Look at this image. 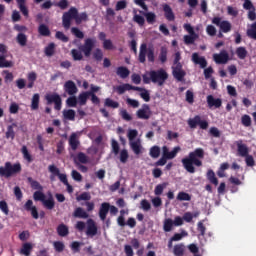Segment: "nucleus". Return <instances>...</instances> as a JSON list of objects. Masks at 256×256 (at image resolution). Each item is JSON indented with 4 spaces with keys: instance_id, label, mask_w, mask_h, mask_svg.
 <instances>
[{
    "instance_id": "nucleus-44",
    "label": "nucleus",
    "mask_w": 256,
    "mask_h": 256,
    "mask_svg": "<svg viewBox=\"0 0 256 256\" xmlns=\"http://www.w3.org/2000/svg\"><path fill=\"white\" fill-rule=\"evenodd\" d=\"M167 47L162 46L160 49V54H159V61L160 63H167Z\"/></svg>"
},
{
    "instance_id": "nucleus-23",
    "label": "nucleus",
    "mask_w": 256,
    "mask_h": 256,
    "mask_svg": "<svg viewBox=\"0 0 256 256\" xmlns=\"http://www.w3.org/2000/svg\"><path fill=\"white\" fill-rule=\"evenodd\" d=\"M69 146L72 149V151H77L79 149V145H81V142L79 141V138L77 137V133H72L68 140Z\"/></svg>"
},
{
    "instance_id": "nucleus-5",
    "label": "nucleus",
    "mask_w": 256,
    "mask_h": 256,
    "mask_svg": "<svg viewBox=\"0 0 256 256\" xmlns=\"http://www.w3.org/2000/svg\"><path fill=\"white\" fill-rule=\"evenodd\" d=\"M45 193L43 190H38L34 192L33 199L34 201H41L44 207H46L49 211L55 209V199L53 198V194H49L48 199H45Z\"/></svg>"
},
{
    "instance_id": "nucleus-42",
    "label": "nucleus",
    "mask_w": 256,
    "mask_h": 256,
    "mask_svg": "<svg viewBox=\"0 0 256 256\" xmlns=\"http://www.w3.org/2000/svg\"><path fill=\"white\" fill-rule=\"evenodd\" d=\"M173 220L171 218H167L164 220V224H163V229L165 231V233H169L172 231L173 229Z\"/></svg>"
},
{
    "instance_id": "nucleus-14",
    "label": "nucleus",
    "mask_w": 256,
    "mask_h": 256,
    "mask_svg": "<svg viewBox=\"0 0 256 256\" xmlns=\"http://www.w3.org/2000/svg\"><path fill=\"white\" fill-rule=\"evenodd\" d=\"M114 89L116 93H118V95H123L125 91H142L141 87L133 86L131 84L119 85V86H116Z\"/></svg>"
},
{
    "instance_id": "nucleus-64",
    "label": "nucleus",
    "mask_w": 256,
    "mask_h": 256,
    "mask_svg": "<svg viewBox=\"0 0 256 256\" xmlns=\"http://www.w3.org/2000/svg\"><path fill=\"white\" fill-rule=\"evenodd\" d=\"M129 159V152L127 151V149H123L120 151V161L122 163H127Z\"/></svg>"
},
{
    "instance_id": "nucleus-39",
    "label": "nucleus",
    "mask_w": 256,
    "mask_h": 256,
    "mask_svg": "<svg viewBox=\"0 0 256 256\" xmlns=\"http://www.w3.org/2000/svg\"><path fill=\"white\" fill-rule=\"evenodd\" d=\"M149 155L152 159H158L161 155V148L159 146H152L150 148Z\"/></svg>"
},
{
    "instance_id": "nucleus-46",
    "label": "nucleus",
    "mask_w": 256,
    "mask_h": 256,
    "mask_svg": "<svg viewBox=\"0 0 256 256\" xmlns=\"http://www.w3.org/2000/svg\"><path fill=\"white\" fill-rule=\"evenodd\" d=\"M104 105L105 107H110L111 109H119V102L114 101L111 98H106Z\"/></svg>"
},
{
    "instance_id": "nucleus-51",
    "label": "nucleus",
    "mask_w": 256,
    "mask_h": 256,
    "mask_svg": "<svg viewBox=\"0 0 256 256\" xmlns=\"http://www.w3.org/2000/svg\"><path fill=\"white\" fill-rule=\"evenodd\" d=\"M71 33L72 35H74V37H76L77 39H84L85 38V33H83V31H81L79 28L77 27H72L71 28Z\"/></svg>"
},
{
    "instance_id": "nucleus-11",
    "label": "nucleus",
    "mask_w": 256,
    "mask_h": 256,
    "mask_svg": "<svg viewBox=\"0 0 256 256\" xmlns=\"http://www.w3.org/2000/svg\"><path fill=\"white\" fill-rule=\"evenodd\" d=\"M46 101H47V105H51L52 103H54L55 110L61 111L62 100H61V96H59V94H57V93L47 94Z\"/></svg>"
},
{
    "instance_id": "nucleus-13",
    "label": "nucleus",
    "mask_w": 256,
    "mask_h": 256,
    "mask_svg": "<svg viewBox=\"0 0 256 256\" xmlns=\"http://www.w3.org/2000/svg\"><path fill=\"white\" fill-rule=\"evenodd\" d=\"M243 9L248 11V19L250 21L256 20V8L255 5H253V2H251V0H244Z\"/></svg>"
},
{
    "instance_id": "nucleus-54",
    "label": "nucleus",
    "mask_w": 256,
    "mask_h": 256,
    "mask_svg": "<svg viewBox=\"0 0 256 256\" xmlns=\"http://www.w3.org/2000/svg\"><path fill=\"white\" fill-rule=\"evenodd\" d=\"M238 59H245L247 57V49L245 47H238L236 49Z\"/></svg>"
},
{
    "instance_id": "nucleus-18",
    "label": "nucleus",
    "mask_w": 256,
    "mask_h": 256,
    "mask_svg": "<svg viewBox=\"0 0 256 256\" xmlns=\"http://www.w3.org/2000/svg\"><path fill=\"white\" fill-rule=\"evenodd\" d=\"M25 211H30L33 219H39V212L37 211V206H33V200H27L24 204Z\"/></svg>"
},
{
    "instance_id": "nucleus-58",
    "label": "nucleus",
    "mask_w": 256,
    "mask_h": 256,
    "mask_svg": "<svg viewBox=\"0 0 256 256\" xmlns=\"http://www.w3.org/2000/svg\"><path fill=\"white\" fill-rule=\"evenodd\" d=\"M4 76V82L5 83H12L13 79H15V76L13 75V72H10L9 70L3 71Z\"/></svg>"
},
{
    "instance_id": "nucleus-25",
    "label": "nucleus",
    "mask_w": 256,
    "mask_h": 256,
    "mask_svg": "<svg viewBox=\"0 0 256 256\" xmlns=\"http://www.w3.org/2000/svg\"><path fill=\"white\" fill-rule=\"evenodd\" d=\"M111 207V204L107 203V202H103L100 206L99 209V217L101 219V221H105V219H107V215L109 213V209Z\"/></svg>"
},
{
    "instance_id": "nucleus-16",
    "label": "nucleus",
    "mask_w": 256,
    "mask_h": 256,
    "mask_svg": "<svg viewBox=\"0 0 256 256\" xmlns=\"http://www.w3.org/2000/svg\"><path fill=\"white\" fill-rule=\"evenodd\" d=\"M213 59L218 65H225V63L229 61V53H227L225 50H222L219 54H214Z\"/></svg>"
},
{
    "instance_id": "nucleus-45",
    "label": "nucleus",
    "mask_w": 256,
    "mask_h": 256,
    "mask_svg": "<svg viewBox=\"0 0 256 256\" xmlns=\"http://www.w3.org/2000/svg\"><path fill=\"white\" fill-rule=\"evenodd\" d=\"M7 67H13V62L7 61L5 55H0V69H5Z\"/></svg>"
},
{
    "instance_id": "nucleus-49",
    "label": "nucleus",
    "mask_w": 256,
    "mask_h": 256,
    "mask_svg": "<svg viewBox=\"0 0 256 256\" xmlns=\"http://www.w3.org/2000/svg\"><path fill=\"white\" fill-rule=\"evenodd\" d=\"M144 17H146V21L149 23V25H153L157 19V15H155L153 12L144 13Z\"/></svg>"
},
{
    "instance_id": "nucleus-26",
    "label": "nucleus",
    "mask_w": 256,
    "mask_h": 256,
    "mask_svg": "<svg viewBox=\"0 0 256 256\" xmlns=\"http://www.w3.org/2000/svg\"><path fill=\"white\" fill-rule=\"evenodd\" d=\"M237 145V151L240 157H247L249 155V148L247 147L246 144H243L242 140H239L236 142Z\"/></svg>"
},
{
    "instance_id": "nucleus-19",
    "label": "nucleus",
    "mask_w": 256,
    "mask_h": 256,
    "mask_svg": "<svg viewBox=\"0 0 256 256\" xmlns=\"http://www.w3.org/2000/svg\"><path fill=\"white\" fill-rule=\"evenodd\" d=\"M5 3H11L13 0H4ZM18 9H20V12L24 17H29V9L27 8V0H16Z\"/></svg>"
},
{
    "instance_id": "nucleus-30",
    "label": "nucleus",
    "mask_w": 256,
    "mask_h": 256,
    "mask_svg": "<svg viewBox=\"0 0 256 256\" xmlns=\"http://www.w3.org/2000/svg\"><path fill=\"white\" fill-rule=\"evenodd\" d=\"M38 33L41 37H51V30L46 24H40L38 26Z\"/></svg>"
},
{
    "instance_id": "nucleus-8",
    "label": "nucleus",
    "mask_w": 256,
    "mask_h": 256,
    "mask_svg": "<svg viewBox=\"0 0 256 256\" xmlns=\"http://www.w3.org/2000/svg\"><path fill=\"white\" fill-rule=\"evenodd\" d=\"M97 40L95 38H87L84 40V44L79 47V50L84 53L85 57H91V51L95 49Z\"/></svg>"
},
{
    "instance_id": "nucleus-35",
    "label": "nucleus",
    "mask_w": 256,
    "mask_h": 256,
    "mask_svg": "<svg viewBox=\"0 0 256 256\" xmlns=\"http://www.w3.org/2000/svg\"><path fill=\"white\" fill-rule=\"evenodd\" d=\"M55 43L51 42L49 43L45 49H44V53L46 55V57H53L55 55Z\"/></svg>"
},
{
    "instance_id": "nucleus-56",
    "label": "nucleus",
    "mask_w": 256,
    "mask_h": 256,
    "mask_svg": "<svg viewBox=\"0 0 256 256\" xmlns=\"http://www.w3.org/2000/svg\"><path fill=\"white\" fill-rule=\"evenodd\" d=\"M89 19V16L87 15V13L83 12L81 14H77L76 16V25H81V23H83V21H87Z\"/></svg>"
},
{
    "instance_id": "nucleus-55",
    "label": "nucleus",
    "mask_w": 256,
    "mask_h": 256,
    "mask_svg": "<svg viewBox=\"0 0 256 256\" xmlns=\"http://www.w3.org/2000/svg\"><path fill=\"white\" fill-rule=\"evenodd\" d=\"M177 201H191V195H189V193L187 192H179L177 197H176Z\"/></svg>"
},
{
    "instance_id": "nucleus-60",
    "label": "nucleus",
    "mask_w": 256,
    "mask_h": 256,
    "mask_svg": "<svg viewBox=\"0 0 256 256\" xmlns=\"http://www.w3.org/2000/svg\"><path fill=\"white\" fill-rule=\"evenodd\" d=\"M55 37L58 39V41H62V43H69V38L62 31H57Z\"/></svg>"
},
{
    "instance_id": "nucleus-4",
    "label": "nucleus",
    "mask_w": 256,
    "mask_h": 256,
    "mask_svg": "<svg viewBox=\"0 0 256 256\" xmlns=\"http://www.w3.org/2000/svg\"><path fill=\"white\" fill-rule=\"evenodd\" d=\"M148 75L151 77V82L156 83L159 87H163V85H165V81L169 79V74L163 68L152 70Z\"/></svg>"
},
{
    "instance_id": "nucleus-31",
    "label": "nucleus",
    "mask_w": 256,
    "mask_h": 256,
    "mask_svg": "<svg viewBox=\"0 0 256 256\" xmlns=\"http://www.w3.org/2000/svg\"><path fill=\"white\" fill-rule=\"evenodd\" d=\"M27 182L29 183L31 189H34L35 191H43V186L39 181L34 180L32 177L27 178Z\"/></svg>"
},
{
    "instance_id": "nucleus-50",
    "label": "nucleus",
    "mask_w": 256,
    "mask_h": 256,
    "mask_svg": "<svg viewBox=\"0 0 256 256\" xmlns=\"http://www.w3.org/2000/svg\"><path fill=\"white\" fill-rule=\"evenodd\" d=\"M71 56L73 58V61H82L83 60V53L77 49L71 50Z\"/></svg>"
},
{
    "instance_id": "nucleus-28",
    "label": "nucleus",
    "mask_w": 256,
    "mask_h": 256,
    "mask_svg": "<svg viewBox=\"0 0 256 256\" xmlns=\"http://www.w3.org/2000/svg\"><path fill=\"white\" fill-rule=\"evenodd\" d=\"M56 231L59 237H67L69 235V226L61 223L57 226Z\"/></svg>"
},
{
    "instance_id": "nucleus-12",
    "label": "nucleus",
    "mask_w": 256,
    "mask_h": 256,
    "mask_svg": "<svg viewBox=\"0 0 256 256\" xmlns=\"http://www.w3.org/2000/svg\"><path fill=\"white\" fill-rule=\"evenodd\" d=\"M151 115H153V113L151 112V107H149V104H143L142 108L138 109L136 112V117L138 119H144L145 121L151 119Z\"/></svg>"
},
{
    "instance_id": "nucleus-7",
    "label": "nucleus",
    "mask_w": 256,
    "mask_h": 256,
    "mask_svg": "<svg viewBox=\"0 0 256 256\" xmlns=\"http://www.w3.org/2000/svg\"><path fill=\"white\" fill-rule=\"evenodd\" d=\"M79 11L75 7H71L67 12H65L62 16V25L64 29H70L71 28V20L77 19Z\"/></svg>"
},
{
    "instance_id": "nucleus-63",
    "label": "nucleus",
    "mask_w": 256,
    "mask_h": 256,
    "mask_svg": "<svg viewBox=\"0 0 256 256\" xmlns=\"http://www.w3.org/2000/svg\"><path fill=\"white\" fill-rule=\"evenodd\" d=\"M0 211H2L4 215H9V205L5 200L0 201Z\"/></svg>"
},
{
    "instance_id": "nucleus-2",
    "label": "nucleus",
    "mask_w": 256,
    "mask_h": 256,
    "mask_svg": "<svg viewBox=\"0 0 256 256\" xmlns=\"http://www.w3.org/2000/svg\"><path fill=\"white\" fill-rule=\"evenodd\" d=\"M181 52H176L174 54V61L172 65V75L174 79H177L179 82L185 81V76L187 72L183 70V64H181Z\"/></svg>"
},
{
    "instance_id": "nucleus-47",
    "label": "nucleus",
    "mask_w": 256,
    "mask_h": 256,
    "mask_svg": "<svg viewBox=\"0 0 256 256\" xmlns=\"http://www.w3.org/2000/svg\"><path fill=\"white\" fill-rule=\"evenodd\" d=\"M167 185H169V183H167V182H163L162 184H158L155 187V190H154L155 195H157V196L163 195V191L167 188Z\"/></svg>"
},
{
    "instance_id": "nucleus-34",
    "label": "nucleus",
    "mask_w": 256,
    "mask_h": 256,
    "mask_svg": "<svg viewBox=\"0 0 256 256\" xmlns=\"http://www.w3.org/2000/svg\"><path fill=\"white\" fill-rule=\"evenodd\" d=\"M13 127H17V124L13 123L12 125H9L5 133L6 139H11V141L15 139V130Z\"/></svg>"
},
{
    "instance_id": "nucleus-20",
    "label": "nucleus",
    "mask_w": 256,
    "mask_h": 256,
    "mask_svg": "<svg viewBox=\"0 0 256 256\" xmlns=\"http://www.w3.org/2000/svg\"><path fill=\"white\" fill-rule=\"evenodd\" d=\"M192 61L195 65H199L200 69L207 67V59L203 56H199V53L195 52L192 54Z\"/></svg>"
},
{
    "instance_id": "nucleus-15",
    "label": "nucleus",
    "mask_w": 256,
    "mask_h": 256,
    "mask_svg": "<svg viewBox=\"0 0 256 256\" xmlns=\"http://www.w3.org/2000/svg\"><path fill=\"white\" fill-rule=\"evenodd\" d=\"M181 151V147L176 146L173 148L171 152H169V147L163 146L162 147V156L166 159H175L177 154Z\"/></svg>"
},
{
    "instance_id": "nucleus-53",
    "label": "nucleus",
    "mask_w": 256,
    "mask_h": 256,
    "mask_svg": "<svg viewBox=\"0 0 256 256\" xmlns=\"http://www.w3.org/2000/svg\"><path fill=\"white\" fill-rule=\"evenodd\" d=\"M32 111H37L39 109V94H34L31 102Z\"/></svg>"
},
{
    "instance_id": "nucleus-6",
    "label": "nucleus",
    "mask_w": 256,
    "mask_h": 256,
    "mask_svg": "<svg viewBox=\"0 0 256 256\" xmlns=\"http://www.w3.org/2000/svg\"><path fill=\"white\" fill-rule=\"evenodd\" d=\"M148 61L150 63H155V50L153 48H148L145 43L141 44L140 46V52L138 56L139 63H145V61Z\"/></svg>"
},
{
    "instance_id": "nucleus-24",
    "label": "nucleus",
    "mask_w": 256,
    "mask_h": 256,
    "mask_svg": "<svg viewBox=\"0 0 256 256\" xmlns=\"http://www.w3.org/2000/svg\"><path fill=\"white\" fill-rule=\"evenodd\" d=\"M164 17L167 21H175V13L169 4H163Z\"/></svg>"
},
{
    "instance_id": "nucleus-32",
    "label": "nucleus",
    "mask_w": 256,
    "mask_h": 256,
    "mask_svg": "<svg viewBox=\"0 0 256 256\" xmlns=\"http://www.w3.org/2000/svg\"><path fill=\"white\" fill-rule=\"evenodd\" d=\"M33 251V244L26 242L22 245L20 250L21 255L30 256Z\"/></svg>"
},
{
    "instance_id": "nucleus-57",
    "label": "nucleus",
    "mask_w": 256,
    "mask_h": 256,
    "mask_svg": "<svg viewBox=\"0 0 256 256\" xmlns=\"http://www.w3.org/2000/svg\"><path fill=\"white\" fill-rule=\"evenodd\" d=\"M76 159L79 161V163H83L84 165L89 163V157H87V154L83 152H79Z\"/></svg>"
},
{
    "instance_id": "nucleus-59",
    "label": "nucleus",
    "mask_w": 256,
    "mask_h": 256,
    "mask_svg": "<svg viewBox=\"0 0 256 256\" xmlns=\"http://www.w3.org/2000/svg\"><path fill=\"white\" fill-rule=\"evenodd\" d=\"M15 85L17 89L23 90L27 87V80H25V78H18L15 81Z\"/></svg>"
},
{
    "instance_id": "nucleus-22",
    "label": "nucleus",
    "mask_w": 256,
    "mask_h": 256,
    "mask_svg": "<svg viewBox=\"0 0 256 256\" xmlns=\"http://www.w3.org/2000/svg\"><path fill=\"white\" fill-rule=\"evenodd\" d=\"M64 91L68 95H75L78 91L77 85L75 84V82H73V80H68L64 84Z\"/></svg>"
},
{
    "instance_id": "nucleus-62",
    "label": "nucleus",
    "mask_w": 256,
    "mask_h": 256,
    "mask_svg": "<svg viewBox=\"0 0 256 256\" xmlns=\"http://www.w3.org/2000/svg\"><path fill=\"white\" fill-rule=\"evenodd\" d=\"M241 123L244 127H251V116L247 115V114H244L242 117H241Z\"/></svg>"
},
{
    "instance_id": "nucleus-1",
    "label": "nucleus",
    "mask_w": 256,
    "mask_h": 256,
    "mask_svg": "<svg viewBox=\"0 0 256 256\" xmlns=\"http://www.w3.org/2000/svg\"><path fill=\"white\" fill-rule=\"evenodd\" d=\"M205 157V150L203 148H196L194 151L190 152L187 157L182 158L181 163L183 168L187 173H195V167H203V159Z\"/></svg>"
},
{
    "instance_id": "nucleus-38",
    "label": "nucleus",
    "mask_w": 256,
    "mask_h": 256,
    "mask_svg": "<svg viewBox=\"0 0 256 256\" xmlns=\"http://www.w3.org/2000/svg\"><path fill=\"white\" fill-rule=\"evenodd\" d=\"M16 41L18 43V45H20V47H25L27 46V35H25L24 33H18V35L16 36Z\"/></svg>"
},
{
    "instance_id": "nucleus-17",
    "label": "nucleus",
    "mask_w": 256,
    "mask_h": 256,
    "mask_svg": "<svg viewBox=\"0 0 256 256\" xmlns=\"http://www.w3.org/2000/svg\"><path fill=\"white\" fill-rule=\"evenodd\" d=\"M97 224H95V220L94 219H88L87 220V229H86V235L88 237H95V235H97Z\"/></svg>"
},
{
    "instance_id": "nucleus-61",
    "label": "nucleus",
    "mask_w": 256,
    "mask_h": 256,
    "mask_svg": "<svg viewBox=\"0 0 256 256\" xmlns=\"http://www.w3.org/2000/svg\"><path fill=\"white\" fill-rule=\"evenodd\" d=\"M54 245V249L55 251H57V253H63V251H65V244L61 241H55L53 243Z\"/></svg>"
},
{
    "instance_id": "nucleus-36",
    "label": "nucleus",
    "mask_w": 256,
    "mask_h": 256,
    "mask_svg": "<svg viewBox=\"0 0 256 256\" xmlns=\"http://www.w3.org/2000/svg\"><path fill=\"white\" fill-rule=\"evenodd\" d=\"M21 153L23 155V159H25V161H27V163H33V156L31 155V153H29L27 146H25V145L22 146Z\"/></svg>"
},
{
    "instance_id": "nucleus-29",
    "label": "nucleus",
    "mask_w": 256,
    "mask_h": 256,
    "mask_svg": "<svg viewBox=\"0 0 256 256\" xmlns=\"http://www.w3.org/2000/svg\"><path fill=\"white\" fill-rule=\"evenodd\" d=\"M73 217H76V219H89V214L83 208L78 207L74 210Z\"/></svg>"
},
{
    "instance_id": "nucleus-48",
    "label": "nucleus",
    "mask_w": 256,
    "mask_h": 256,
    "mask_svg": "<svg viewBox=\"0 0 256 256\" xmlns=\"http://www.w3.org/2000/svg\"><path fill=\"white\" fill-rule=\"evenodd\" d=\"M199 37V35L194 34V35H185L184 36V43L185 45H193L195 43V40Z\"/></svg>"
},
{
    "instance_id": "nucleus-41",
    "label": "nucleus",
    "mask_w": 256,
    "mask_h": 256,
    "mask_svg": "<svg viewBox=\"0 0 256 256\" xmlns=\"http://www.w3.org/2000/svg\"><path fill=\"white\" fill-rule=\"evenodd\" d=\"M130 147L135 155H141V142H130Z\"/></svg>"
},
{
    "instance_id": "nucleus-27",
    "label": "nucleus",
    "mask_w": 256,
    "mask_h": 256,
    "mask_svg": "<svg viewBox=\"0 0 256 256\" xmlns=\"http://www.w3.org/2000/svg\"><path fill=\"white\" fill-rule=\"evenodd\" d=\"M116 75H118V77H120V79H127V77H129V75H131V71H129V68H127L125 66H119L116 69Z\"/></svg>"
},
{
    "instance_id": "nucleus-40",
    "label": "nucleus",
    "mask_w": 256,
    "mask_h": 256,
    "mask_svg": "<svg viewBox=\"0 0 256 256\" xmlns=\"http://www.w3.org/2000/svg\"><path fill=\"white\" fill-rule=\"evenodd\" d=\"M247 37L256 41V21L251 24L250 28L246 32Z\"/></svg>"
},
{
    "instance_id": "nucleus-21",
    "label": "nucleus",
    "mask_w": 256,
    "mask_h": 256,
    "mask_svg": "<svg viewBox=\"0 0 256 256\" xmlns=\"http://www.w3.org/2000/svg\"><path fill=\"white\" fill-rule=\"evenodd\" d=\"M206 101L209 109H212V107L219 109L223 105V101L220 98L213 97V95H208Z\"/></svg>"
},
{
    "instance_id": "nucleus-9",
    "label": "nucleus",
    "mask_w": 256,
    "mask_h": 256,
    "mask_svg": "<svg viewBox=\"0 0 256 256\" xmlns=\"http://www.w3.org/2000/svg\"><path fill=\"white\" fill-rule=\"evenodd\" d=\"M188 125L190 129H197V125H199L200 129H209V122H207V120H201V116L199 115H196L194 118L188 119Z\"/></svg>"
},
{
    "instance_id": "nucleus-3",
    "label": "nucleus",
    "mask_w": 256,
    "mask_h": 256,
    "mask_svg": "<svg viewBox=\"0 0 256 256\" xmlns=\"http://www.w3.org/2000/svg\"><path fill=\"white\" fill-rule=\"evenodd\" d=\"M21 163L12 164L11 162H6L4 166H0V177H5L9 179V177H13V175H17L21 171Z\"/></svg>"
},
{
    "instance_id": "nucleus-33",
    "label": "nucleus",
    "mask_w": 256,
    "mask_h": 256,
    "mask_svg": "<svg viewBox=\"0 0 256 256\" xmlns=\"http://www.w3.org/2000/svg\"><path fill=\"white\" fill-rule=\"evenodd\" d=\"M206 177L209 180V183H212V185H215V187L219 185V179H217V176H215V172L213 170H208Z\"/></svg>"
},
{
    "instance_id": "nucleus-37",
    "label": "nucleus",
    "mask_w": 256,
    "mask_h": 256,
    "mask_svg": "<svg viewBox=\"0 0 256 256\" xmlns=\"http://www.w3.org/2000/svg\"><path fill=\"white\" fill-rule=\"evenodd\" d=\"M173 253L175 256H184L185 255V245L176 244L173 248Z\"/></svg>"
},
{
    "instance_id": "nucleus-52",
    "label": "nucleus",
    "mask_w": 256,
    "mask_h": 256,
    "mask_svg": "<svg viewBox=\"0 0 256 256\" xmlns=\"http://www.w3.org/2000/svg\"><path fill=\"white\" fill-rule=\"evenodd\" d=\"M81 245H83V242L73 241L70 244L71 251H73L74 253H80L81 252Z\"/></svg>"
},
{
    "instance_id": "nucleus-43",
    "label": "nucleus",
    "mask_w": 256,
    "mask_h": 256,
    "mask_svg": "<svg viewBox=\"0 0 256 256\" xmlns=\"http://www.w3.org/2000/svg\"><path fill=\"white\" fill-rule=\"evenodd\" d=\"M64 119H67L68 121H75V110L69 109L63 111Z\"/></svg>"
},
{
    "instance_id": "nucleus-10",
    "label": "nucleus",
    "mask_w": 256,
    "mask_h": 256,
    "mask_svg": "<svg viewBox=\"0 0 256 256\" xmlns=\"http://www.w3.org/2000/svg\"><path fill=\"white\" fill-rule=\"evenodd\" d=\"M212 23L213 25H216L217 27H219L222 33H229L232 29L231 22L227 20L221 21V17H214L212 19Z\"/></svg>"
}]
</instances>
